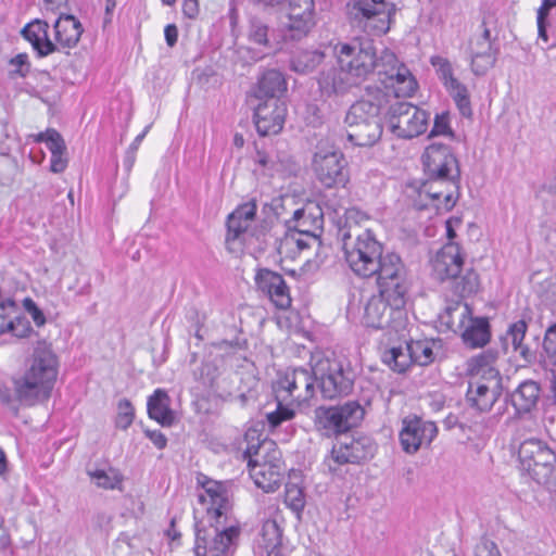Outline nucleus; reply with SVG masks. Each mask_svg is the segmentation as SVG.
Masks as SVG:
<instances>
[{"instance_id": "1", "label": "nucleus", "mask_w": 556, "mask_h": 556, "mask_svg": "<svg viewBox=\"0 0 556 556\" xmlns=\"http://www.w3.org/2000/svg\"><path fill=\"white\" fill-rule=\"evenodd\" d=\"M334 51L337 64L358 85L376 73L379 80L393 90L395 98L412 97L417 90V80L409 68L389 49L378 54L371 40L339 43Z\"/></svg>"}, {"instance_id": "2", "label": "nucleus", "mask_w": 556, "mask_h": 556, "mask_svg": "<svg viewBox=\"0 0 556 556\" xmlns=\"http://www.w3.org/2000/svg\"><path fill=\"white\" fill-rule=\"evenodd\" d=\"M198 484L201 486L198 501L205 514V520L213 530V540L207 546V535L198 522L194 554L195 556H227L240 534L239 523L230 517L232 505L228 486L206 476L199 477Z\"/></svg>"}, {"instance_id": "3", "label": "nucleus", "mask_w": 556, "mask_h": 556, "mask_svg": "<svg viewBox=\"0 0 556 556\" xmlns=\"http://www.w3.org/2000/svg\"><path fill=\"white\" fill-rule=\"evenodd\" d=\"M328 218L331 229L343 242L345 261L351 270L363 278L375 276L376 268L383 256V247L376 240L374 233L366 229L356 235L353 243H348L352 233L356 231L359 224L366 220L363 211H328Z\"/></svg>"}, {"instance_id": "4", "label": "nucleus", "mask_w": 556, "mask_h": 556, "mask_svg": "<svg viewBox=\"0 0 556 556\" xmlns=\"http://www.w3.org/2000/svg\"><path fill=\"white\" fill-rule=\"evenodd\" d=\"M428 177L419 197L433 200L432 205L440 208H453L458 197L460 168L457 157L450 146L434 142L429 144L421 156Z\"/></svg>"}, {"instance_id": "5", "label": "nucleus", "mask_w": 556, "mask_h": 556, "mask_svg": "<svg viewBox=\"0 0 556 556\" xmlns=\"http://www.w3.org/2000/svg\"><path fill=\"white\" fill-rule=\"evenodd\" d=\"M388 104L389 96L383 90L368 88L345 115L348 140L356 147L375 146L382 136L381 113Z\"/></svg>"}, {"instance_id": "6", "label": "nucleus", "mask_w": 556, "mask_h": 556, "mask_svg": "<svg viewBox=\"0 0 556 556\" xmlns=\"http://www.w3.org/2000/svg\"><path fill=\"white\" fill-rule=\"evenodd\" d=\"M274 391L277 408L266 414L271 428L293 419L295 412L292 406L308 402L315 395L314 372L304 368L288 369L278 377Z\"/></svg>"}, {"instance_id": "7", "label": "nucleus", "mask_w": 556, "mask_h": 556, "mask_svg": "<svg viewBox=\"0 0 556 556\" xmlns=\"http://www.w3.org/2000/svg\"><path fill=\"white\" fill-rule=\"evenodd\" d=\"M375 275L377 276L378 292L389 299L393 307L394 321L397 327H403L408 283L401 257L395 253L384 254Z\"/></svg>"}, {"instance_id": "8", "label": "nucleus", "mask_w": 556, "mask_h": 556, "mask_svg": "<svg viewBox=\"0 0 556 556\" xmlns=\"http://www.w3.org/2000/svg\"><path fill=\"white\" fill-rule=\"evenodd\" d=\"M521 470L538 484L556 489V455L544 441L535 438L523 440L518 450Z\"/></svg>"}, {"instance_id": "9", "label": "nucleus", "mask_w": 556, "mask_h": 556, "mask_svg": "<svg viewBox=\"0 0 556 556\" xmlns=\"http://www.w3.org/2000/svg\"><path fill=\"white\" fill-rule=\"evenodd\" d=\"M396 7L384 0H351L346 15L351 25L372 36L384 35L395 14Z\"/></svg>"}, {"instance_id": "10", "label": "nucleus", "mask_w": 556, "mask_h": 556, "mask_svg": "<svg viewBox=\"0 0 556 556\" xmlns=\"http://www.w3.org/2000/svg\"><path fill=\"white\" fill-rule=\"evenodd\" d=\"M257 211H232L226 222V249L229 253L240 255L249 239L263 235L276 216L261 217Z\"/></svg>"}, {"instance_id": "11", "label": "nucleus", "mask_w": 556, "mask_h": 556, "mask_svg": "<svg viewBox=\"0 0 556 556\" xmlns=\"http://www.w3.org/2000/svg\"><path fill=\"white\" fill-rule=\"evenodd\" d=\"M53 23L55 40L64 48L77 45L83 34V26L73 15H45L37 18V54L46 56L55 50V46L48 39L47 29Z\"/></svg>"}, {"instance_id": "12", "label": "nucleus", "mask_w": 556, "mask_h": 556, "mask_svg": "<svg viewBox=\"0 0 556 556\" xmlns=\"http://www.w3.org/2000/svg\"><path fill=\"white\" fill-rule=\"evenodd\" d=\"M316 178L327 188L344 185L348 180L343 153L329 140H320L312 160Z\"/></svg>"}, {"instance_id": "13", "label": "nucleus", "mask_w": 556, "mask_h": 556, "mask_svg": "<svg viewBox=\"0 0 556 556\" xmlns=\"http://www.w3.org/2000/svg\"><path fill=\"white\" fill-rule=\"evenodd\" d=\"M386 113L392 134L399 138L412 139L427 130L430 115L409 102L389 101Z\"/></svg>"}, {"instance_id": "14", "label": "nucleus", "mask_w": 556, "mask_h": 556, "mask_svg": "<svg viewBox=\"0 0 556 556\" xmlns=\"http://www.w3.org/2000/svg\"><path fill=\"white\" fill-rule=\"evenodd\" d=\"M363 417V407L356 402H348L340 406L316 408L314 425L323 435L332 437L357 426Z\"/></svg>"}, {"instance_id": "15", "label": "nucleus", "mask_w": 556, "mask_h": 556, "mask_svg": "<svg viewBox=\"0 0 556 556\" xmlns=\"http://www.w3.org/2000/svg\"><path fill=\"white\" fill-rule=\"evenodd\" d=\"M0 400L16 415L35 403V359H27L13 376V393L0 381Z\"/></svg>"}, {"instance_id": "16", "label": "nucleus", "mask_w": 556, "mask_h": 556, "mask_svg": "<svg viewBox=\"0 0 556 556\" xmlns=\"http://www.w3.org/2000/svg\"><path fill=\"white\" fill-rule=\"evenodd\" d=\"M433 359L432 343L427 340L405 341V346H393L382 354L383 363L397 372L405 371L412 364L427 366Z\"/></svg>"}, {"instance_id": "17", "label": "nucleus", "mask_w": 556, "mask_h": 556, "mask_svg": "<svg viewBox=\"0 0 556 556\" xmlns=\"http://www.w3.org/2000/svg\"><path fill=\"white\" fill-rule=\"evenodd\" d=\"M362 323L366 327L375 329L389 328L397 333L400 339H404L408 326V316L405 311V324L403 327H397L394 321L392 304L387 296L378 292L366 301Z\"/></svg>"}, {"instance_id": "18", "label": "nucleus", "mask_w": 556, "mask_h": 556, "mask_svg": "<svg viewBox=\"0 0 556 556\" xmlns=\"http://www.w3.org/2000/svg\"><path fill=\"white\" fill-rule=\"evenodd\" d=\"M481 31L469 41L470 66L475 75L482 76L492 68L497 60L500 47L491 30L483 22Z\"/></svg>"}, {"instance_id": "19", "label": "nucleus", "mask_w": 556, "mask_h": 556, "mask_svg": "<svg viewBox=\"0 0 556 556\" xmlns=\"http://www.w3.org/2000/svg\"><path fill=\"white\" fill-rule=\"evenodd\" d=\"M59 374V358L51 344L37 342V404L47 402L52 394Z\"/></svg>"}, {"instance_id": "20", "label": "nucleus", "mask_w": 556, "mask_h": 556, "mask_svg": "<svg viewBox=\"0 0 556 556\" xmlns=\"http://www.w3.org/2000/svg\"><path fill=\"white\" fill-rule=\"evenodd\" d=\"M313 370L315 380L319 381V389L324 397L334 399L351 391L352 379L344 375L338 362L320 359Z\"/></svg>"}, {"instance_id": "21", "label": "nucleus", "mask_w": 556, "mask_h": 556, "mask_svg": "<svg viewBox=\"0 0 556 556\" xmlns=\"http://www.w3.org/2000/svg\"><path fill=\"white\" fill-rule=\"evenodd\" d=\"M437 434L438 428L434 422L414 416L403 419L399 437L403 451L415 454L421 447L429 446Z\"/></svg>"}, {"instance_id": "22", "label": "nucleus", "mask_w": 556, "mask_h": 556, "mask_svg": "<svg viewBox=\"0 0 556 556\" xmlns=\"http://www.w3.org/2000/svg\"><path fill=\"white\" fill-rule=\"evenodd\" d=\"M458 309L460 311L458 314V329L464 343L471 349L486 345L491 338L488 319L485 317H473L471 308L467 304L458 308L448 309V314L452 315V313Z\"/></svg>"}, {"instance_id": "23", "label": "nucleus", "mask_w": 556, "mask_h": 556, "mask_svg": "<svg viewBox=\"0 0 556 556\" xmlns=\"http://www.w3.org/2000/svg\"><path fill=\"white\" fill-rule=\"evenodd\" d=\"M376 453V444L368 437L351 438L333 445L328 466L333 469L330 462L337 465L359 463L371 458Z\"/></svg>"}, {"instance_id": "24", "label": "nucleus", "mask_w": 556, "mask_h": 556, "mask_svg": "<svg viewBox=\"0 0 556 556\" xmlns=\"http://www.w3.org/2000/svg\"><path fill=\"white\" fill-rule=\"evenodd\" d=\"M286 115L287 105L281 99L261 101L254 109V123L258 135L270 136L280 132Z\"/></svg>"}, {"instance_id": "25", "label": "nucleus", "mask_w": 556, "mask_h": 556, "mask_svg": "<svg viewBox=\"0 0 556 556\" xmlns=\"http://www.w3.org/2000/svg\"><path fill=\"white\" fill-rule=\"evenodd\" d=\"M257 289L265 294L270 302L279 309H287L291 306V295L289 287L283 277L270 269H257L255 277Z\"/></svg>"}, {"instance_id": "26", "label": "nucleus", "mask_w": 556, "mask_h": 556, "mask_svg": "<svg viewBox=\"0 0 556 556\" xmlns=\"http://www.w3.org/2000/svg\"><path fill=\"white\" fill-rule=\"evenodd\" d=\"M498 353L486 350L467 361V372L471 381H482L491 384H502L497 366Z\"/></svg>"}, {"instance_id": "27", "label": "nucleus", "mask_w": 556, "mask_h": 556, "mask_svg": "<svg viewBox=\"0 0 556 556\" xmlns=\"http://www.w3.org/2000/svg\"><path fill=\"white\" fill-rule=\"evenodd\" d=\"M314 0H290L288 21L283 26L291 33L290 38L305 36L314 25Z\"/></svg>"}, {"instance_id": "28", "label": "nucleus", "mask_w": 556, "mask_h": 556, "mask_svg": "<svg viewBox=\"0 0 556 556\" xmlns=\"http://www.w3.org/2000/svg\"><path fill=\"white\" fill-rule=\"evenodd\" d=\"M464 257L460 247L455 242L446 243L432 261V267L435 276L440 280L456 278L462 271Z\"/></svg>"}, {"instance_id": "29", "label": "nucleus", "mask_w": 556, "mask_h": 556, "mask_svg": "<svg viewBox=\"0 0 556 556\" xmlns=\"http://www.w3.org/2000/svg\"><path fill=\"white\" fill-rule=\"evenodd\" d=\"M245 456L250 467V476L257 488L265 492L276 491L283 477L285 468H279L277 465L263 464L260 459H253L252 448H247Z\"/></svg>"}, {"instance_id": "30", "label": "nucleus", "mask_w": 556, "mask_h": 556, "mask_svg": "<svg viewBox=\"0 0 556 556\" xmlns=\"http://www.w3.org/2000/svg\"><path fill=\"white\" fill-rule=\"evenodd\" d=\"M281 538L282 532L277 521L274 519L265 520L254 542V555L282 556Z\"/></svg>"}, {"instance_id": "31", "label": "nucleus", "mask_w": 556, "mask_h": 556, "mask_svg": "<svg viewBox=\"0 0 556 556\" xmlns=\"http://www.w3.org/2000/svg\"><path fill=\"white\" fill-rule=\"evenodd\" d=\"M319 90L324 96L343 94L358 84L341 66L324 70L318 77Z\"/></svg>"}, {"instance_id": "32", "label": "nucleus", "mask_w": 556, "mask_h": 556, "mask_svg": "<svg viewBox=\"0 0 556 556\" xmlns=\"http://www.w3.org/2000/svg\"><path fill=\"white\" fill-rule=\"evenodd\" d=\"M37 142L45 143L51 152L50 170L52 173H62L67 167L66 144L59 131L49 128L43 132L37 134Z\"/></svg>"}, {"instance_id": "33", "label": "nucleus", "mask_w": 556, "mask_h": 556, "mask_svg": "<svg viewBox=\"0 0 556 556\" xmlns=\"http://www.w3.org/2000/svg\"><path fill=\"white\" fill-rule=\"evenodd\" d=\"M502 384H491L482 381H470L467 391V401L479 412L492 408L501 395Z\"/></svg>"}, {"instance_id": "34", "label": "nucleus", "mask_w": 556, "mask_h": 556, "mask_svg": "<svg viewBox=\"0 0 556 556\" xmlns=\"http://www.w3.org/2000/svg\"><path fill=\"white\" fill-rule=\"evenodd\" d=\"M287 91V81L283 74L277 70H267L258 78L254 90V98L265 101L271 98H278Z\"/></svg>"}, {"instance_id": "35", "label": "nucleus", "mask_w": 556, "mask_h": 556, "mask_svg": "<svg viewBox=\"0 0 556 556\" xmlns=\"http://www.w3.org/2000/svg\"><path fill=\"white\" fill-rule=\"evenodd\" d=\"M170 399L163 389H156L148 399L149 417L164 427H169L175 421V413L169 407Z\"/></svg>"}, {"instance_id": "36", "label": "nucleus", "mask_w": 556, "mask_h": 556, "mask_svg": "<svg viewBox=\"0 0 556 556\" xmlns=\"http://www.w3.org/2000/svg\"><path fill=\"white\" fill-rule=\"evenodd\" d=\"M540 397V386L532 380L521 382L511 394V403L516 410L529 413L535 407Z\"/></svg>"}, {"instance_id": "37", "label": "nucleus", "mask_w": 556, "mask_h": 556, "mask_svg": "<svg viewBox=\"0 0 556 556\" xmlns=\"http://www.w3.org/2000/svg\"><path fill=\"white\" fill-rule=\"evenodd\" d=\"M295 230L319 238L324 225V211H294Z\"/></svg>"}, {"instance_id": "38", "label": "nucleus", "mask_w": 556, "mask_h": 556, "mask_svg": "<svg viewBox=\"0 0 556 556\" xmlns=\"http://www.w3.org/2000/svg\"><path fill=\"white\" fill-rule=\"evenodd\" d=\"M90 480L104 490H122L124 477L116 468L109 467L106 469L88 470Z\"/></svg>"}, {"instance_id": "39", "label": "nucleus", "mask_w": 556, "mask_h": 556, "mask_svg": "<svg viewBox=\"0 0 556 556\" xmlns=\"http://www.w3.org/2000/svg\"><path fill=\"white\" fill-rule=\"evenodd\" d=\"M325 54L320 51H300L291 59V70L299 74L313 72L324 60Z\"/></svg>"}, {"instance_id": "40", "label": "nucleus", "mask_w": 556, "mask_h": 556, "mask_svg": "<svg viewBox=\"0 0 556 556\" xmlns=\"http://www.w3.org/2000/svg\"><path fill=\"white\" fill-rule=\"evenodd\" d=\"M252 448L253 459H260L263 464L277 465L279 468H285L281 457V452L273 441H263L255 447L254 445L249 446Z\"/></svg>"}, {"instance_id": "41", "label": "nucleus", "mask_w": 556, "mask_h": 556, "mask_svg": "<svg viewBox=\"0 0 556 556\" xmlns=\"http://www.w3.org/2000/svg\"><path fill=\"white\" fill-rule=\"evenodd\" d=\"M285 503L296 515H300L304 509L306 503L305 493L299 483L290 481L286 484Z\"/></svg>"}, {"instance_id": "42", "label": "nucleus", "mask_w": 556, "mask_h": 556, "mask_svg": "<svg viewBox=\"0 0 556 556\" xmlns=\"http://www.w3.org/2000/svg\"><path fill=\"white\" fill-rule=\"evenodd\" d=\"M430 63L435 68L437 75L442 80L444 87L458 80L454 76L453 66L446 58L434 55L431 56Z\"/></svg>"}, {"instance_id": "43", "label": "nucleus", "mask_w": 556, "mask_h": 556, "mask_svg": "<svg viewBox=\"0 0 556 556\" xmlns=\"http://www.w3.org/2000/svg\"><path fill=\"white\" fill-rule=\"evenodd\" d=\"M543 359L546 365L556 366V321L545 331Z\"/></svg>"}, {"instance_id": "44", "label": "nucleus", "mask_w": 556, "mask_h": 556, "mask_svg": "<svg viewBox=\"0 0 556 556\" xmlns=\"http://www.w3.org/2000/svg\"><path fill=\"white\" fill-rule=\"evenodd\" d=\"M305 201L306 199L302 195L287 192L274 199L270 203L263 201L260 204L263 208H286L288 206H301V208H303Z\"/></svg>"}, {"instance_id": "45", "label": "nucleus", "mask_w": 556, "mask_h": 556, "mask_svg": "<svg viewBox=\"0 0 556 556\" xmlns=\"http://www.w3.org/2000/svg\"><path fill=\"white\" fill-rule=\"evenodd\" d=\"M526 332V321L518 320L509 326L508 331L506 333V340H509L511 342L514 351H519L521 354H525L526 352V349L522 345Z\"/></svg>"}, {"instance_id": "46", "label": "nucleus", "mask_w": 556, "mask_h": 556, "mask_svg": "<svg viewBox=\"0 0 556 556\" xmlns=\"http://www.w3.org/2000/svg\"><path fill=\"white\" fill-rule=\"evenodd\" d=\"M135 409L130 401L123 399L117 404L116 427L126 430L134 421Z\"/></svg>"}, {"instance_id": "47", "label": "nucleus", "mask_w": 556, "mask_h": 556, "mask_svg": "<svg viewBox=\"0 0 556 556\" xmlns=\"http://www.w3.org/2000/svg\"><path fill=\"white\" fill-rule=\"evenodd\" d=\"M295 245L294 236L289 230L277 243L278 254L286 260H295L299 256V250Z\"/></svg>"}, {"instance_id": "48", "label": "nucleus", "mask_w": 556, "mask_h": 556, "mask_svg": "<svg viewBox=\"0 0 556 556\" xmlns=\"http://www.w3.org/2000/svg\"><path fill=\"white\" fill-rule=\"evenodd\" d=\"M194 375L204 386L213 387L219 376V369L213 362H205Z\"/></svg>"}, {"instance_id": "49", "label": "nucleus", "mask_w": 556, "mask_h": 556, "mask_svg": "<svg viewBox=\"0 0 556 556\" xmlns=\"http://www.w3.org/2000/svg\"><path fill=\"white\" fill-rule=\"evenodd\" d=\"M291 233L294 236L295 245H298L299 255L305 252L306 250L311 249L314 245L319 247L320 241L318 237L311 236L307 233H302L299 230L292 229L290 230Z\"/></svg>"}, {"instance_id": "50", "label": "nucleus", "mask_w": 556, "mask_h": 556, "mask_svg": "<svg viewBox=\"0 0 556 556\" xmlns=\"http://www.w3.org/2000/svg\"><path fill=\"white\" fill-rule=\"evenodd\" d=\"M556 17V0H542L536 9V26L543 28L545 18Z\"/></svg>"}, {"instance_id": "51", "label": "nucleus", "mask_w": 556, "mask_h": 556, "mask_svg": "<svg viewBox=\"0 0 556 556\" xmlns=\"http://www.w3.org/2000/svg\"><path fill=\"white\" fill-rule=\"evenodd\" d=\"M538 37L544 42L552 41V46H556V17L545 18L544 26H538Z\"/></svg>"}, {"instance_id": "52", "label": "nucleus", "mask_w": 556, "mask_h": 556, "mask_svg": "<svg viewBox=\"0 0 556 556\" xmlns=\"http://www.w3.org/2000/svg\"><path fill=\"white\" fill-rule=\"evenodd\" d=\"M473 556H502L497 545L486 539H482L475 546Z\"/></svg>"}, {"instance_id": "53", "label": "nucleus", "mask_w": 556, "mask_h": 556, "mask_svg": "<svg viewBox=\"0 0 556 556\" xmlns=\"http://www.w3.org/2000/svg\"><path fill=\"white\" fill-rule=\"evenodd\" d=\"M10 64L14 67L11 74L25 76L29 68L28 55L26 53H18L10 60Z\"/></svg>"}, {"instance_id": "54", "label": "nucleus", "mask_w": 556, "mask_h": 556, "mask_svg": "<svg viewBox=\"0 0 556 556\" xmlns=\"http://www.w3.org/2000/svg\"><path fill=\"white\" fill-rule=\"evenodd\" d=\"M462 283H463V287L460 290V294L463 296L469 295V294L478 291V287H479L478 276L473 273H469L466 276H464L462 279Z\"/></svg>"}, {"instance_id": "55", "label": "nucleus", "mask_w": 556, "mask_h": 556, "mask_svg": "<svg viewBox=\"0 0 556 556\" xmlns=\"http://www.w3.org/2000/svg\"><path fill=\"white\" fill-rule=\"evenodd\" d=\"M267 26L261 23H254L250 33L251 39L257 45H267Z\"/></svg>"}, {"instance_id": "56", "label": "nucleus", "mask_w": 556, "mask_h": 556, "mask_svg": "<svg viewBox=\"0 0 556 556\" xmlns=\"http://www.w3.org/2000/svg\"><path fill=\"white\" fill-rule=\"evenodd\" d=\"M451 96L453 97L454 101L457 102L462 99L469 98L468 90L465 85L456 80L455 83L448 85L445 87Z\"/></svg>"}, {"instance_id": "57", "label": "nucleus", "mask_w": 556, "mask_h": 556, "mask_svg": "<svg viewBox=\"0 0 556 556\" xmlns=\"http://www.w3.org/2000/svg\"><path fill=\"white\" fill-rule=\"evenodd\" d=\"M144 433L157 448L162 450L166 446L167 439L161 431L146 430Z\"/></svg>"}, {"instance_id": "58", "label": "nucleus", "mask_w": 556, "mask_h": 556, "mask_svg": "<svg viewBox=\"0 0 556 556\" xmlns=\"http://www.w3.org/2000/svg\"><path fill=\"white\" fill-rule=\"evenodd\" d=\"M65 0H43V16L58 15V10L61 8Z\"/></svg>"}, {"instance_id": "59", "label": "nucleus", "mask_w": 556, "mask_h": 556, "mask_svg": "<svg viewBox=\"0 0 556 556\" xmlns=\"http://www.w3.org/2000/svg\"><path fill=\"white\" fill-rule=\"evenodd\" d=\"M165 39L169 47H174L177 42L178 30L174 24H169L165 27Z\"/></svg>"}, {"instance_id": "60", "label": "nucleus", "mask_w": 556, "mask_h": 556, "mask_svg": "<svg viewBox=\"0 0 556 556\" xmlns=\"http://www.w3.org/2000/svg\"><path fill=\"white\" fill-rule=\"evenodd\" d=\"M184 13L188 17H194L198 14V0H185Z\"/></svg>"}, {"instance_id": "61", "label": "nucleus", "mask_w": 556, "mask_h": 556, "mask_svg": "<svg viewBox=\"0 0 556 556\" xmlns=\"http://www.w3.org/2000/svg\"><path fill=\"white\" fill-rule=\"evenodd\" d=\"M447 123L443 118L437 117L434 121L433 128L431 130V136L435 135H444L447 130Z\"/></svg>"}, {"instance_id": "62", "label": "nucleus", "mask_w": 556, "mask_h": 556, "mask_svg": "<svg viewBox=\"0 0 556 556\" xmlns=\"http://www.w3.org/2000/svg\"><path fill=\"white\" fill-rule=\"evenodd\" d=\"M34 22L27 23L21 30L23 37L35 47V33L31 30Z\"/></svg>"}, {"instance_id": "63", "label": "nucleus", "mask_w": 556, "mask_h": 556, "mask_svg": "<svg viewBox=\"0 0 556 556\" xmlns=\"http://www.w3.org/2000/svg\"><path fill=\"white\" fill-rule=\"evenodd\" d=\"M460 113L463 116H470L471 115V106H470V100L469 98L462 99L456 102Z\"/></svg>"}, {"instance_id": "64", "label": "nucleus", "mask_w": 556, "mask_h": 556, "mask_svg": "<svg viewBox=\"0 0 556 556\" xmlns=\"http://www.w3.org/2000/svg\"><path fill=\"white\" fill-rule=\"evenodd\" d=\"M150 127H151V125H148L144 128V130L135 138V140L132 141V143L130 144V148H129L132 152H135L139 148L141 141L143 140V138L150 130Z\"/></svg>"}]
</instances>
